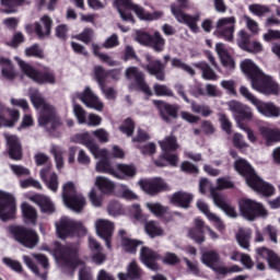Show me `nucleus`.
Masks as SVG:
<instances>
[{
	"instance_id": "30",
	"label": "nucleus",
	"mask_w": 280,
	"mask_h": 280,
	"mask_svg": "<svg viewBox=\"0 0 280 280\" xmlns=\"http://www.w3.org/2000/svg\"><path fill=\"white\" fill-rule=\"evenodd\" d=\"M209 225H205V221L202 219H195V229H190L188 231V237L194 240L197 244H202L205 242V229Z\"/></svg>"
},
{
	"instance_id": "12",
	"label": "nucleus",
	"mask_w": 280,
	"mask_h": 280,
	"mask_svg": "<svg viewBox=\"0 0 280 280\" xmlns=\"http://www.w3.org/2000/svg\"><path fill=\"white\" fill-rule=\"evenodd\" d=\"M144 58L149 63H141L142 69H144V71H148L150 75H154V78H156V80H160V82H164L165 65H167V61L170 60V55L164 56L165 63L161 62V60H152V56L150 54H145Z\"/></svg>"
},
{
	"instance_id": "51",
	"label": "nucleus",
	"mask_w": 280,
	"mask_h": 280,
	"mask_svg": "<svg viewBox=\"0 0 280 280\" xmlns=\"http://www.w3.org/2000/svg\"><path fill=\"white\" fill-rule=\"evenodd\" d=\"M78 194H80V192L75 191V184H73V182H68L63 185V187H62L63 202L66 200L73 198V196H78Z\"/></svg>"
},
{
	"instance_id": "49",
	"label": "nucleus",
	"mask_w": 280,
	"mask_h": 280,
	"mask_svg": "<svg viewBox=\"0 0 280 280\" xmlns=\"http://www.w3.org/2000/svg\"><path fill=\"white\" fill-rule=\"evenodd\" d=\"M145 233L149 234V237H160V235H163V230L159 223L154 221H149L145 223L144 226Z\"/></svg>"
},
{
	"instance_id": "2",
	"label": "nucleus",
	"mask_w": 280,
	"mask_h": 280,
	"mask_svg": "<svg viewBox=\"0 0 280 280\" xmlns=\"http://www.w3.org/2000/svg\"><path fill=\"white\" fill-rule=\"evenodd\" d=\"M28 97L34 108H36V110H39V126L45 128V130H47L49 135L56 137V133H54V131L56 130V128H58V126L61 125L60 118L56 114V108L49 105V103H47V101L43 98V94H40V92H38V90L36 89H31L28 91Z\"/></svg>"
},
{
	"instance_id": "1",
	"label": "nucleus",
	"mask_w": 280,
	"mask_h": 280,
	"mask_svg": "<svg viewBox=\"0 0 280 280\" xmlns=\"http://www.w3.org/2000/svg\"><path fill=\"white\" fill-rule=\"evenodd\" d=\"M54 257L68 275H73L75 268H79V280H93L91 268L86 267L82 260L78 259V244L60 245L55 242L52 245Z\"/></svg>"
},
{
	"instance_id": "56",
	"label": "nucleus",
	"mask_w": 280,
	"mask_h": 280,
	"mask_svg": "<svg viewBox=\"0 0 280 280\" xmlns=\"http://www.w3.org/2000/svg\"><path fill=\"white\" fill-rule=\"evenodd\" d=\"M191 110L192 113L202 115V117H209V115L213 113V110H211V107H209V105H200L196 102L191 103Z\"/></svg>"
},
{
	"instance_id": "57",
	"label": "nucleus",
	"mask_w": 280,
	"mask_h": 280,
	"mask_svg": "<svg viewBox=\"0 0 280 280\" xmlns=\"http://www.w3.org/2000/svg\"><path fill=\"white\" fill-rule=\"evenodd\" d=\"M242 119H253V108L248 107V105H243L241 112L237 114V118H235L238 127L240 122L242 124Z\"/></svg>"
},
{
	"instance_id": "28",
	"label": "nucleus",
	"mask_w": 280,
	"mask_h": 280,
	"mask_svg": "<svg viewBox=\"0 0 280 280\" xmlns=\"http://www.w3.org/2000/svg\"><path fill=\"white\" fill-rule=\"evenodd\" d=\"M51 25H54V21L49 15L42 16L40 23H35V33L38 38H48L51 35Z\"/></svg>"
},
{
	"instance_id": "60",
	"label": "nucleus",
	"mask_w": 280,
	"mask_h": 280,
	"mask_svg": "<svg viewBox=\"0 0 280 280\" xmlns=\"http://www.w3.org/2000/svg\"><path fill=\"white\" fill-rule=\"evenodd\" d=\"M94 73L100 86H104V84L106 83V78H108L109 75V72L104 70L102 66H96L94 68Z\"/></svg>"
},
{
	"instance_id": "16",
	"label": "nucleus",
	"mask_w": 280,
	"mask_h": 280,
	"mask_svg": "<svg viewBox=\"0 0 280 280\" xmlns=\"http://www.w3.org/2000/svg\"><path fill=\"white\" fill-rule=\"evenodd\" d=\"M252 89L262 93V95H279L280 91L279 84L265 73L261 74L257 82L254 81Z\"/></svg>"
},
{
	"instance_id": "32",
	"label": "nucleus",
	"mask_w": 280,
	"mask_h": 280,
	"mask_svg": "<svg viewBox=\"0 0 280 280\" xmlns=\"http://www.w3.org/2000/svg\"><path fill=\"white\" fill-rule=\"evenodd\" d=\"M137 176V167L132 164H118L114 178L118 180H126V178H135Z\"/></svg>"
},
{
	"instance_id": "64",
	"label": "nucleus",
	"mask_w": 280,
	"mask_h": 280,
	"mask_svg": "<svg viewBox=\"0 0 280 280\" xmlns=\"http://www.w3.org/2000/svg\"><path fill=\"white\" fill-rule=\"evenodd\" d=\"M89 198H90L91 203L96 208L102 207V205L104 202L102 195L97 194V190H95V188H92L90 190Z\"/></svg>"
},
{
	"instance_id": "37",
	"label": "nucleus",
	"mask_w": 280,
	"mask_h": 280,
	"mask_svg": "<svg viewBox=\"0 0 280 280\" xmlns=\"http://www.w3.org/2000/svg\"><path fill=\"white\" fill-rule=\"evenodd\" d=\"M0 69L4 80H14L16 78V70H14V66L10 59L0 57Z\"/></svg>"
},
{
	"instance_id": "46",
	"label": "nucleus",
	"mask_w": 280,
	"mask_h": 280,
	"mask_svg": "<svg viewBox=\"0 0 280 280\" xmlns=\"http://www.w3.org/2000/svg\"><path fill=\"white\" fill-rule=\"evenodd\" d=\"M152 49L161 54V51L165 50V38L158 31L151 37V43L149 45Z\"/></svg>"
},
{
	"instance_id": "9",
	"label": "nucleus",
	"mask_w": 280,
	"mask_h": 280,
	"mask_svg": "<svg viewBox=\"0 0 280 280\" xmlns=\"http://www.w3.org/2000/svg\"><path fill=\"white\" fill-rule=\"evenodd\" d=\"M71 100L73 104H75L77 100H80L88 108H93V110H97L98 113L104 110V103L93 93L90 86H86L83 92L73 93Z\"/></svg>"
},
{
	"instance_id": "26",
	"label": "nucleus",
	"mask_w": 280,
	"mask_h": 280,
	"mask_svg": "<svg viewBox=\"0 0 280 280\" xmlns=\"http://www.w3.org/2000/svg\"><path fill=\"white\" fill-rule=\"evenodd\" d=\"M40 178L50 191L54 194L58 191V175L51 171V166H45L42 168Z\"/></svg>"
},
{
	"instance_id": "17",
	"label": "nucleus",
	"mask_w": 280,
	"mask_h": 280,
	"mask_svg": "<svg viewBox=\"0 0 280 280\" xmlns=\"http://www.w3.org/2000/svg\"><path fill=\"white\" fill-rule=\"evenodd\" d=\"M237 45L248 54H261L264 51V45L257 40H250V34L244 30L238 32Z\"/></svg>"
},
{
	"instance_id": "24",
	"label": "nucleus",
	"mask_w": 280,
	"mask_h": 280,
	"mask_svg": "<svg viewBox=\"0 0 280 280\" xmlns=\"http://www.w3.org/2000/svg\"><path fill=\"white\" fill-rule=\"evenodd\" d=\"M255 108L259 115H262V117H269L272 119L280 117V107L275 105L272 102H264L260 100L256 103Z\"/></svg>"
},
{
	"instance_id": "61",
	"label": "nucleus",
	"mask_w": 280,
	"mask_h": 280,
	"mask_svg": "<svg viewBox=\"0 0 280 280\" xmlns=\"http://www.w3.org/2000/svg\"><path fill=\"white\" fill-rule=\"evenodd\" d=\"M240 94L242 95V97L247 100V102H250V104H253V106H256L260 101L253 93H250V90H248V88H246L244 85H242L240 88Z\"/></svg>"
},
{
	"instance_id": "8",
	"label": "nucleus",
	"mask_w": 280,
	"mask_h": 280,
	"mask_svg": "<svg viewBox=\"0 0 280 280\" xmlns=\"http://www.w3.org/2000/svg\"><path fill=\"white\" fill-rule=\"evenodd\" d=\"M56 233L60 240H67V237H73V233L79 235H86V226L80 221L69 219L68 217H61L56 223Z\"/></svg>"
},
{
	"instance_id": "47",
	"label": "nucleus",
	"mask_w": 280,
	"mask_h": 280,
	"mask_svg": "<svg viewBox=\"0 0 280 280\" xmlns=\"http://www.w3.org/2000/svg\"><path fill=\"white\" fill-rule=\"evenodd\" d=\"M92 49L94 56H97L101 62H105V65H108V67H117V61L113 60L112 56L100 52V46L97 44H92Z\"/></svg>"
},
{
	"instance_id": "53",
	"label": "nucleus",
	"mask_w": 280,
	"mask_h": 280,
	"mask_svg": "<svg viewBox=\"0 0 280 280\" xmlns=\"http://www.w3.org/2000/svg\"><path fill=\"white\" fill-rule=\"evenodd\" d=\"M153 91L158 97H172L174 95V92H172L165 84L155 83L153 85Z\"/></svg>"
},
{
	"instance_id": "10",
	"label": "nucleus",
	"mask_w": 280,
	"mask_h": 280,
	"mask_svg": "<svg viewBox=\"0 0 280 280\" xmlns=\"http://www.w3.org/2000/svg\"><path fill=\"white\" fill-rule=\"evenodd\" d=\"M10 231L14 240L25 246V248H34L38 245V234L34 230H27L22 226H11Z\"/></svg>"
},
{
	"instance_id": "33",
	"label": "nucleus",
	"mask_w": 280,
	"mask_h": 280,
	"mask_svg": "<svg viewBox=\"0 0 280 280\" xmlns=\"http://www.w3.org/2000/svg\"><path fill=\"white\" fill-rule=\"evenodd\" d=\"M63 205L74 213H82L84 207H86V199L82 194H78L63 201Z\"/></svg>"
},
{
	"instance_id": "39",
	"label": "nucleus",
	"mask_w": 280,
	"mask_h": 280,
	"mask_svg": "<svg viewBox=\"0 0 280 280\" xmlns=\"http://www.w3.org/2000/svg\"><path fill=\"white\" fill-rule=\"evenodd\" d=\"M21 211L24 218V222H27V224L36 225V221L38 220V212L36 211V208L32 207L27 202H24L21 205Z\"/></svg>"
},
{
	"instance_id": "11",
	"label": "nucleus",
	"mask_w": 280,
	"mask_h": 280,
	"mask_svg": "<svg viewBox=\"0 0 280 280\" xmlns=\"http://www.w3.org/2000/svg\"><path fill=\"white\" fill-rule=\"evenodd\" d=\"M75 143H81L85 145L88 150L93 154L94 159H100L101 161H108L110 159V153L106 149H100V147L91 139L89 132L81 133L77 136Z\"/></svg>"
},
{
	"instance_id": "45",
	"label": "nucleus",
	"mask_w": 280,
	"mask_h": 280,
	"mask_svg": "<svg viewBox=\"0 0 280 280\" xmlns=\"http://www.w3.org/2000/svg\"><path fill=\"white\" fill-rule=\"evenodd\" d=\"M119 237L121 240V246L127 253H136L137 247L139 246V241L130 240L126 235V230L119 231Z\"/></svg>"
},
{
	"instance_id": "6",
	"label": "nucleus",
	"mask_w": 280,
	"mask_h": 280,
	"mask_svg": "<svg viewBox=\"0 0 280 280\" xmlns=\"http://www.w3.org/2000/svg\"><path fill=\"white\" fill-rule=\"evenodd\" d=\"M159 145L164 153L154 161V164L158 167H165L167 165L176 167V165H178V155L176 153H167L170 150H178V142L175 136L171 135L165 137L163 140L159 141Z\"/></svg>"
},
{
	"instance_id": "15",
	"label": "nucleus",
	"mask_w": 280,
	"mask_h": 280,
	"mask_svg": "<svg viewBox=\"0 0 280 280\" xmlns=\"http://www.w3.org/2000/svg\"><path fill=\"white\" fill-rule=\"evenodd\" d=\"M15 213L16 200L12 197V195L0 190V219H2L3 222L7 220H12Z\"/></svg>"
},
{
	"instance_id": "19",
	"label": "nucleus",
	"mask_w": 280,
	"mask_h": 280,
	"mask_svg": "<svg viewBox=\"0 0 280 280\" xmlns=\"http://www.w3.org/2000/svg\"><path fill=\"white\" fill-rule=\"evenodd\" d=\"M210 194L215 207L221 209L228 218H237V210L215 188H210Z\"/></svg>"
},
{
	"instance_id": "14",
	"label": "nucleus",
	"mask_w": 280,
	"mask_h": 280,
	"mask_svg": "<svg viewBox=\"0 0 280 280\" xmlns=\"http://www.w3.org/2000/svg\"><path fill=\"white\" fill-rule=\"evenodd\" d=\"M235 16L221 18L217 21L215 36L223 38L224 40H233V34H235Z\"/></svg>"
},
{
	"instance_id": "41",
	"label": "nucleus",
	"mask_w": 280,
	"mask_h": 280,
	"mask_svg": "<svg viewBox=\"0 0 280 280\" xmlns=\"http://www.w3.org/2000/svg\"><path fill=\"white\" fill-rule=\"evenodd\" d=\"M5 113H8L9 117L11 118L10 121L5 124L9 128H12L14 126L15 121H19L21 114L16 109H10L7 108L5 105L0 103V119L1 121H5Z\"/></svg>"
},
{
	"instance_id": "59",
	"label": "nucleus",
	"mask_w": 280,
	"mask_h": 280,
	"mask_svg": "<svg viewBox=\"0 0 280 280\" xmlns=\"http://www.w3.org/2000/svg\"><path fill=\"white\" fill-rule=\"evenodd\" d=\"M73 113H74V117L77 118L79 124H81V125L86 124V118L89 116H86V110H84V108H82V106L74 103L73 104Z\"/></svg>"
},
{
	"instance_id": "42",
	"label": "nucleus",
	"mask_w": 280,
	"mask_h": 280,
	"mask_svg": "<svg viewBox=\"0 0 280 280\" xmlns=\"http://www.w3.org/2000/svg\"><path fill=\"white\" fill-rule=\"evenodd\" d=\"M253 235V231L250 229H241L236 234V242L241 248L244 250H248L250 248V237Z\"/></svg>"
},
{
	"instance_id": "62",
	"label": "nucleus",
	"mask_w": 280,
	"mask_h": 280,
	"mask_svg": "<svg viewBox=\"0 0 280 280\" xmlns=\"http://www.w3.org/2000/svg\"><path fill=\"white\" fill-rule=\"evenodd\" d=\"M243 21L252 34H259V23H257V21L253 20V18L248 15L243 16Z\"/></svg>"
},
{
	"instance_id": "43",
	"label": "nucleus",
	"mask_w": 280,
	"mask_h": 280,
	"mask_svg": "<svg viewBox=\"0 0 280 280\" xmlns=\"http://www.w3.org/2000/svg\"><path fill=\"white\" fill-rule=\"evenodd\" d=\"M49 152L54 156L56 168L60 172L65 167V149L58 144H51Z\"/></svg>"
},
{
	"instance_id": "48",
	"label": "nucleus",
	"mask_w": 280,
	"mask_h": 280,
	"mask_svg": "<svg viewBox=\"0 0 280 280\" xmlns=\"http://www.w3.org/2000/svg\"><path fill=\"white\" fill-rule=\"evenodd\" d=\"M95 170L100 174H109V176H113L115 178L116 167H113V165L110 164V162H108V160L98 161L96 163Z\"/></svg>"
},
{
	"instance_id": "22",
	"label": "nucleus",
	"mask_w": 280,
	"mask_h": 280,
	"mask_svg": "<svg viewBox=\"0 0 280 280\" xmlns=\"http://www.w3.org/2000/svg\"><path fill=\"white\" fill-rule=\"evenodd\" d=\"M197 208L199 209V211H201V213H203V215H206L209 222L213 224L217 231H220V233H222V231L226 229V225H224V221H222V219L218 217V214L209 210V206L207 205V202H205L203 200H198Z\"/></svg>"
},
{
	"instance_id": "7",
	"label": "nucleus",
	"mask_w": 280,
	"mask_h": 280,
	"mask_svg": "<svg viewBox=\"0 0 280 280\" xmlns=\"http://www.w3.org/2000/svg\"><path fill=\"white\" fill-rule=\"evenodd\" d=\"M240 214L248 222H255L256 218H268V210L260 202L243 198L238 201Z\"/></svg>"
},
{
	"instance_id": "44",
	"label": "nucleus",
	"mask_w": 280,
	"mask_h": 280,
	"mask_svg": "<svg viewBox=\"0 0 280 280\" xmlns=\"http://www.w3.org/2000/svg\"><path fill=\"white\" fill-rule=\"evenodd\" d=\"M95 185L102 194H113L115 191V183L108 177L97 176L95 178Z\"/></svg>"
},
{
	"instance_id": "36",
	"label": "nucleus",
	"mask_w": 280,
	"mask_h": 280,
	"mask_svg": "<svg viewBox=\"0 0 280 280\" xmlns=\"http://www.w3.org/2000/svg\"><path fill=\"white\" fill-rule=\"evenodd\" d=\"M259 132L265 139L266 145H272L273 143H279L280 141V129H272L270 127H260Z\"/></svg>"
},
{
	"instance_id": "3",
	"label": "nucleus",
	"mask_w": 280,
	"mask_h": 280,
	"mask_svg": "<svg viewBox=\"0 0 280 280\" xmlns=\"http://www.w3.org/2000/svg\"><path fill=\"white\" fill-rule=\"evenodd\" d=\"M234 170L240 174V176L245 177L246 185L250 187L254 191L261 194L262 196H272L275 194V187L264 180H261L255 168L245 159H237L234 162Z\"/></svg>"
},
{
	"instance_id": "21",
	"label": "nucleus",
	"mask_w": 280,
	"mask_h": 280,
	"mask_svg": "<svg viewBox=\"0 0 280 280\" xmlns=\"http://www.w3.org/2000/svg\"><path fill=\"white\" fill-rule=\"evenodd\" d=\"M7 141V148L10 159L13 161H21L23 156V150L21 149V140L15 135L4 133Z\"/></svg>"
},
{
	"instance_id": "55",
	"label": "nucleus",
	"mask_w": 280,
	"mask_h": 280,
	"mask_svg": "<svg viewBox=\"0 0 280 280\" xmlns=\"http://www.w3.org/2000/svg\"><path fill=\"white\" fill-rule=\"evenodd\" d=\"M136 147L144 156H152L153 154H156V144L154 142H149L147 144L138 143Z\"/></svg>"
},
{
	"instance_id": "13",
	"label": "nucleus",
	"mask_w": 280,
	"mask_h": 280,
	"mask_svg": "<svg viewBox=\"0 0 280 280\" xmlns=\"http://www.w3.org/2000/svg\"><path fill=\"white\" fill-rule=\"evenodd\" d=\"M127 80L135 81V85H130L129 89H136V91H141L144 95H152V90H150V85L145 83V75L143 72L139 71L136 67L127 68L126 70Z\"/></svg>"
},
{
	"instance_id": "23",
	"label": "nucleus",
	"mask_w": 280,
	"mask_h": 280,
	"mask_svg": "<svg viewBox=\"0 0 280 280\" xmlns=\"http://www.w3.org/2000/svg\"><path fill=\"white\" fill-rule=\"evenodd\" d=\"M241 71L250 79V84L253 86L254 82H257L259 78L264 74L261 69L257 67V63L252 59H245L241 62Z\"/></svg>"
},
{
	"instance_id": "27",
	"label": "nucleus",
	"mask_w": 280,
	"mask_h": 280,
	"mask_svg": "<svg viewBox=\"0 0 280 280\" xmlns=\"http://www.w3.org/2000/svg\"><path fill=\"white\" fill-rule=\"evenodd\" d=\"M160 258V256L156 254V252L148 248V247H142L140 252V259L147 268L150 270H158L159 265L156 264V260Z\"/></svg>"
},
{
	"instance_id": "35",
	"label": "nucleus",
	"mask_w": 280,
	"mask_h": 280,
	"mask_svg": "<svg viewBox=\"0 0 280 280\" xmlns=\"http://www.w3.org/2000/svg\"><path fill=\"white\" fill-rule=\"evenodd\" d=\"M201 261L205 266L214 270V272H220V267H218V264L220 261V254H218V252H205L201 256Z\"/></svg>"
},
{
	"instance_id": "52",
	"label": "nucleus",
	"mask_w": 280,
	"mask_h": 280,
	"mask_svg": "<svg viewBox=\"0 0 280 280\" xmlns=\"http://www.w3.org/2000/svg\"><path fill=\"white\" fill-rule=\"evenodd\" d=\"M145 207L156 218H161V217L165 215V213H167V208L163 207L161 203L147 202Z\"/></svg>"
},
{
	"instance_id": "54",
	"label": "nucleus",
	"mask_w": 280,
	"mask_h": 280,
	"mask_svg": "<svg viewBox=\"0 0 280 280\" xmlns=\"http://www.w3.org/2000/svg\"><path fill=\"white\" fill-rule=\"evenodd\" d=\"M107 213L113 218H117V215H121V213H124V208L120 202L113 200L107 206Z\"/></svg>"
},
{
	"instance_id": "25",
	"label": "nucleus",
	"mask_w": 280,
	"mask_h": 280,
	"mask_svg": "<svg viewBox=\"0 0 280 280\" xmlns=\"http://www.w3.org/2000/svg\"><path fill=\"white\" fill-rule=\"evenodd\" d=\"M215 51L221 60L222 66L225 67L228 71H233V69H235V60H233V57H231L226 45L217 43Z\"/></svg>"
},
{
	"instance_id": "29",
	"label": "nucleus",
	"mask_w": 280,
	"mask_h": 280,
	"mask_svg": "<svg viewBox=\"0 0 280 280\" xmlns=\"http://www.w3.org/2000/svg\"><path fill=\"white\" fill-rule=\"evenodd\" d=\"M98 237H113L115 224L108 219H97L94 223Z\"/></svg>"
},
{
	"instance_id": "50",
	"label": "nucleus",
	"mask_w": 280,
	"mask_h": 280,
	"mask_svg": "<svg viewBox=\"0 0 280 280\" xmlns=\"http://www.w3.org/2000/svg\"><path fill=\"white\" fill-rule=\"evenodd\" d=\"M248 10L252 14H254V16H266V14H270V7L266 4H249Z\"/></svg>"
},
{
	"instance_id": "18",
	"label": "nucleus",
	"mask_w": 280,
	"mask_h": 280,
	"mask_svg": "<svg viewBox=\"0 0 280 280\" xmlns=\"http://www.w3.org/2000/svg\"><path fill=\"white\" fill-rule=\"evenodd\" d=\"M138 185L141 187V190L149 194V196H156L160 191H165V189H167L165 180L159 177L153 179H141Z\"/></svg>"
},
{
	"instance_id": "38",
	"label": "nucleus",
	"mask_w": 280,
	"mask_h": 280,
	"mask_svg": "<svg viewBox=\"0 0 280 280\" xmlns=\"http://www.w3.org/2000/svg\"><path fill=\"white\" fill-rule=\"evenodd\" d=\"M192 66H195L196 69H200L201 77L203 80H208L210 82L218 81L219 77L215 73V71H213V69H211L209 63H207L205 61H199V62L192 63Z\"/></svg>"
},
{
	"instance_id": "40",
	"label": "nucleus",
	"mask_w": 280,
	"mask_h": 280,
	"mask_svg": "<svg viewBox=\"0 0 280 280\" xmlns=\"http://www.w3.org/2000/svg\"><path fill=\"white\" fill-rule=\"evenodd\" d=\"M141 277V268L137 265V261H131L127 267V275L124 272L118 273L119 280H135Z\"/></svg>"
},
{
	"instance_id": "5",
	"label": "nucleus",
	"mask_w": 280,
	"mask_h": 280,
	"mask_svg": "<svg viewBox=\"0 0 280 280\" xmlns=\"http://www.w3.org/2000/svg\"><path fill=\"white\" fill-rule=\"evenodd\" d=\"M14 60H16L22 73L33 80V82H36L37 84L56 83V73H54L51 69L47 68L44 72H40L19 57H14Z\"/></svg>"
},
{
	"instance_id": "58",
	"label": "nucleus",
	"mask_w": 280,
	"mask_h": 280,
	"mask_svg": "<svg viewBox=\"0 0 280 280\" xmlns=\"http://www.w3.org/2000/svg\"><path fill=\"white\" fill-rule=\"evenodd\" d=\"M119 130L120 132H122V135H127L128 137H132L133 132H135V122L132 121V119L127 118L120 126H119Z\"/></svg>"
},
{
	"instance_id": "34",
	"label": "nucleus",
	"mask_w": 280,
	"mask_h": 280,
	"mask_svg": "<svg viewBox=\"0 0 280 280\" xmlns=\"http://www.w3.org/2000/svg\"><path fill=\"white\" fill-rule=\"evenodd\" d=\"M30 200H32V202H35V205H38L43 213H54V211H56V207L54 206V202H51V199H49V197L47 196L35 195V196H32Z\"/></svg>"
},
{
	"instance_id": "20",
	"label": "nucleus",
	"mask_w": 280,
	"mask_h": 280,
	"mask_svg": "<svg viewBox=\"0 0 280 280\" xmlns=\"http://www.w3.org/2000/svg\"><path fill=\"white\" fill-rule=\"evenodd\" d=\"M171 12L175 16L176 21H178V23H184L185 25H188L191 32H194L195 34L198 33V15H187L179 8H177L176 4H172Z\"/></svg>"
},
{
	"instance_id": "31",
	"label": "nucleus",
	"mask_w": 280,
	"mask_h": 280,
	"mask_svg": "<svg viewBox=\"0 0 280 280\" xmlns=\"http://www.w3.org/2000/svg\"><path fill=\"white\" fill-rule=\"evenodd\" d=\"M170 200L172 205H175L176 207L189 209L191 200H194V195L185 191H177L171 196Z\"/></svg>"
},
{
	"instance_id": "63",
	"label": "nucleus",
	"mask_w": 280,
	"mask_h": 280,
	"mask_svg": "<svg viewBox=\"0 0 280 280\" xmlns=\"http://www.w3.org/2000/svg\"><path fill=\"white\" fill-rule=\"evenodd\" d=\"M101 91L105 97L109 102H115L117 100V90L115 88L101 85Z\"/></svg>"
},
{
	"instance_id": "4",
	"label": "nucleus",
	"mask_w": 280,
	"mask_h": 280,
	"mask_svg": "<svg viewBox=\"0 0 280 280\" xmlns=\"http://www.w3.org/2000/svg\"><path fill=\"white\" fill-rule=\"evenodd\" d=\"M114 5L117 8L122 21H129L130 23H135V19L130 13H127L126 10H133L135 14H137L141 21H156V19L163 16V12L155 11L153 13H148L143 7L132 3L130 0H116Z\"/></svg>"
}]
</instances>
